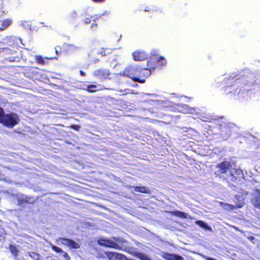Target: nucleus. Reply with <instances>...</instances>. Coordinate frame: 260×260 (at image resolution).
<instances>
[{"mask_svg": "<svg viewBox=\"0 0 260 260\" xmlns=\"http://www.w3.org/2000/svg\"><path fill=\"white\" fill-rule=\"evenodd\" d=\"M93 75L97 79L104 80L110 79L109 76L111 75V72L109 69H100L95 70L93 73Z\"/></svg>", "mask_w": 260, "mask_h": 260, "instance_id": "8", "label": "nucleus"}, {"mask_svg": "<svg viewBox=\"0 0 260 260\" xmlns=\"http://www.w3.org/2000/svg\"><path fill=\"white\" fill-rule=\"evenodd\" d=\"M10 250L11 253L15 256L18 255V250L17 247L13 245H10L9 246Z\"/></svg>", "mask_w": 260, "mask_h": 260, "instance_id": "28", "label": "nucleus"}, {"mask_svg": "<svg viewBox=\"0 0 260 260\" xmlns=\"http://www.w3.org/2000/svg\"><path fill=\"white\" fill-rule=\"evenodd\" d=\"M219 205L221 207L225 209L233 210L235 208L234 205L223 202H220Z\"/></svg>", "mask_w": 260, "mask_h": 260, "instance_id": "24", "label": "nucleus"}, {"mask_svg": "<svg viewBox=\"0 0 260 260\" xmlns=\"http://www.w3.org/2000/svg\"><path fill=\"white\" fill-rule=\"evenodd\" d=\"M106 0H92V1L94 2V3H103Z\"/></svg>", "mask_w": 260, "mask_h": 260, "instance_id": "36", "label": "nucleus"}, {"mask_svg": "<svg viewBox=\"0 0 260 260\" xmlns=\"http://www.w3.org/2000/svg\"><path fill=\"white\" fill-rule=\"evenodd\" d=\"M51 248L53 251L57 253H61L62 252H63V250L61 248H59L56 246L53 245L51 246Z\"/></svg>", "mask_w": 260, "mask_h": 260, "instance_id": "30", "label": "nucleus"}, {"mask_svg": "<svg viewBox=\"0 0 260 260\" xmlns=\"http://www.w3.org/2000/svg\"><path fill=\"white\" fill-rule=\"evenodd\" d=\"M135 257L139 258L141 260H151L150 258L146 254L140 252H134L133 254Z\"/></svg>", "mask_w": 260, "mask_h": 260, "instance_id": "20", "label": "nucleus"}, {"mask_svg": "<svg viewBox=\"0 0 260 260\" xmlns=\"http://www.w3.org/2000/svg\"><path fill=\"white\" fill-rule=\"evenodd\" d=\"M231 175L234 178L233 181H236L238 178H240L243 176V171L239 169H234L231 171Z\"/></svg>", "mask_w": 260, "mask_h": 260, "instance_id": "14", "label": "nucleus"}, {"mask_svg": "<svg viewBox=\"0 0 260 260\" xmlns=\"http://www.w3.org/2000/svg\"><path fill=\"white\" fill-rule=\"evenodd\" d=\"M133 59L135 61H143L148 58L147 53L144 51L137 50L132 54Z\"/></svg>", "mask_w": 260, "mask_h": 260, "instance_id": "10", "label": "nucleus"}, {"mask_svg": "<svg viewBox=\"0 0 260 260\" xmlns=\"http://www.w3.org/2000/svg\"><path fill=\"white\" fill-rule=\"evenodd\" d=\"M98 244L103 246L106 247L112 248L115 249L121 250L122 247L120 246L116 242L112 241L111 239L106 238H101L98 240Z\"/></svg>", "mask_w": 260, "mask_h": 260, "instance_id": "6", "label": "nucleus"}, {"mask_svg": "<svg viewBox=\"0 0 260 260\" xmlns=\"http://www.w3.org/2000/svg\"><path fill=\"white\" fill-rule=\"evenodd\" d=\"M11 21L9 19L0 21V30L6 29L11 24Z\"/></svg>", "mask_w": 260, "mask_h": 260, "instance_id": "18", "label": "nucleus"}, {"mask_svg": "<svg viewBox=\"0 0 260 260\" xmlns=\"http://www.w3.org/2000/svg\"><path fill=\"white\" fill-rule=\"evenodd\" d=\"M242 207V206H238V207H239V208H240V207Z\"/></svg>", "mask_w": 260, "mask_h": 260, "instance_id": "43", "label": "nucleus"}, {"mask_svg": "<svg viewBox=\"0 0 260 260\" xmlns=\"http://www.w3.org/2000/svg\"><path fill=\"white\" fill-rule=\"evenodd\" d=\"M145 11H152V12H155L156 13H161L162 11L161 10H147V9H145L144 10Z\"/></svg>", "mask_w": 260, "mask_h": 260, "instance_id": "35", "label": "nucleus"}, {"mask_svg": "<svg viewBox=\"0 0 260 260\" xmlns=\"http://www.w3.org/2000/svg\"><path fill=\"white\" fill-rule=\"evenodd\" d=\"M80 74L81 76H85L86 75L85 73L82 70L80 71Z\"/></svg>", "mask_w": 260, "mask_h": 260, "instance_id": "37", "label": "nucleus"}, {"mask_svg": "<svg viewBox=\"0 0 260 260\" xmlns=\"http://www.w3.org/2000/svg\"><path fill=\"white\" fill-rule=\"evenodd\" d=\"M119 75L129 78L134 82L144 83L146 79L151 75V73L147 69H139L134 66H129L120 72Z\"/></svg>", "mask_w": 260, "mask_h": 260, "instance_id": "1", "label": "nucleus"}, {"mask_svg": "<svg viewBox=\"0 0 260 260\" xmlns=\"http://www.w3.org/2000/svg\"><path fill=\"white\" fill-rule=\"evenodd\" d=\"M159 57L161 58V59H160V60L159 59L158 60V67L166 66L167 64V60L165 59V58L161 56H159Z\"/></svg>", "mask_w": 260, "mask_h": 260, "instance_id": "29", "label": "nucleus"}, {"mask_svg": "<svg viewBox=\"0 0 260 260\" xmlns=\"http://www.w3.org/2000/svg\"><path fill=\"white\" fill-rule=\"evenodd\" d=\"M45 59H53L54 58L53 57H45Z\"/></svg>", "mask_w": 260, "mask_h": 260, "instance_id": "39", "label": "nucleus"}, {"mask_svg": "<svg viewBox=\"0 0 260 260\" xmlns=\"http://www.w3.org/2000/svg\"><path fill=\"white\" fill-rule=\"evenodd\" d=\"M58 241L64 246L68 247L70 249H78L80 248V244L74 240L63 237H59Z\"/></svg>", "mask_w": 260, "mask_h": 260, "instance_id": "7", "label": "nucleus"}, {"mask_svg": "<svg viewBox=\"0 0 260 260\" xmlns=\"http://www.w3.org/2000/svg\"><path fill=\"white\" fill-rule=\"evenodd\" d=\"M248 74H249L250 76H252V74L248 72Z\"/></svg>", "mask_w": 260, "mask_h": 260, "instance_id": "41", "label": "nucleus"}, {"mask_svg": "<svg viewBox=\"0 0 260 260\" xmlns=\"http://www.w3.org/2000/svg\"><path fill=\"white\" fill-rule=\"evenodd\" d=\"M232 167L230 161L224 160L216 165V168L219 169V173L221 174H225L229 171Z\"/></svg>", "mask_w": 260, "mask_h": 260, "instance_id": "9", "label": "nucleus"}, {"mask_svg": "<svg viewBox=\"0 0 260 260\" xmlns=\"http://www.w3.org/2000/svg\"><path fill=\"white\" fill-rule=\"evenodd\" d=\"M82 22L85 24H89L91 23L92 20L93 21L94 19H93V17L91 15H90L88 14H84L82 15Z\"/></svg>", "mask_w": 260, "mask_h": 260, "instance_id": "17", "label": "nucleus"}, {"mask_svg": "<svg viewBox=\"0 0 260 260\" xmlns=\"http://www.w3.org/2000/svg\"><path fill=\"white\" fill-rule=\"evenodd\" d=\"M196 223L201 228H203L206 230H211V228L203 220H197L196 221Z\"/></svg>", "mask_w": 260, "mask_h": 260, "instance_id": "23", "label": "nucleus"}, {"mask_svg": "<svg viewBox=\"0 0 260 260\" xmlns=\"http://www.w3.org/2000/svg\"><path fill=\"white\" fill-rule=\"evenodd\" d=\"M164 108V111L167 112H175L183 113L187 109V106L185 105H182L180 104H175L171 102L165 103V105L162 107Z\"/></svg>", "mask_w": 260, "mask_h": 260, "instance_id": "4", "label": "nucleus"}, {"mask_svg": "<svg viewBox=\"0 0 260 260\" xmlns=\"http://www.w3.org/2000/svg\"><path fill=\"white\" fill-rule=\"evenodd\" d=\"M134 189L135 191L143 193H148L150 194L151 193V191L149 188H148L146 186H135L134 187Z\"/></svg>", "mask_w": 260, "mask_h": 260, "instance_id": "16", "label": "nucleus"}, {"mask_svg": "<svg viewBox=\"0 0 260 260\" xmlns=\"http://www.w3.org/2000/svg\"><path fill=\"white\" fill-rule=\"evenodd\" d=\"M13 50L9 48H0V55L2 56L13 54Z\"/></svg>", "mask_w": 260, "mask_h": 260, "instance_id": "22", "label": "nucleus"}, {"mask_svg": "<svg viewBox=\"0 0 260 260\" xmlns=\"http://www.w3.org/2000/svg\"><path fill=\"white\" fill-rule=\"evenodd\" d=\"M248 239L250 240H253L254 239V237L253 236H250Z\"/></svg>", "mask_w": 260, "mask_h": 260, "instance_id": "38", "label": "nucleus"}, {"mask_svg": "<svg viewBox=\"0 0 260 260\" xmlns=\"http://www.w3.org/2000/svg\"><path fill=\"white\" fill-rule=\"evenodd\" d=\"M112 49L109 48H102L98 52V54L101 55L102 56H108L111 54Z\"/></svg>", "mask_w": 260, "mask_h": 260, "instance_id": "21", "label": "nucleus"}, {"mask_svg": "<svg viewBox=\"0 0 260 260\" xmlns=\"http://www.w3.org/2000/svg\"><path fill=\"white\" fill-rule=\"evenodd\" d=\"M61 48L59 46H57L55 48V52L57 55L60 54L61 53Z\"/></svg>", "mask_w": 260, "mask_h": 260, "instance_id": "34", "label": "nucleus"}, {"mask_svg": "<svg viewBox=\"0 0 260 260\" xmlns=\"http://www.w3.org/2000/svg\"><path fill=\"white\" fill-rule=\"evenodd\" d=\"M169 213L171 214H172V215L178 217L179 218H187V215L184 212L175 210V211H170Z\"/></svg>", "mask_w": 260, "mask_h": 260, "instance_id": "19", "label": "nucleus"}, {"mask_svg": "<svg viewBox=\"0 0 260 260\" xmlns=\"http://www.w3.org/2000/svg\"><path fill=\"white\" fill-rule=\"evenodd\" d=\"M28 255L34 260H41V256L35 252H29L28 253Z\"/></svg>", "mask_w": 260, "mask_h": 260, "instance_id": "25", "label": "nucleus"}, {"mask_svg": "<svg viewBox=\"0 0 260 260\" xmlns=\"http://www.w3.org/2000/svg\"><path fill=\"white\" fill-rule=\"evenodd\" d=\"M71 128H72V129H73L75 131H78L80 128V126L79 125H77V124H72L71 126Z\"/></svg>", "mask_w": 260, "mask_h": 260, "instance_id": "32", "label": "nucleus"}, {"mask_svg": "<svg viewBox=\"0 0 260 260\" xmlns=\"http://www.w3.org/2000/svg\"><path fill=\"white\" fill-rule=\"evenodd\" d=\"M161 58L159 57V55L156 54H152L149 57L147 60V68H143V69L148 70L151 73V71H154L156 68L158 67V60Z\"/></svg>", "mask_w": 260, "mask_h": 260, "instance_id": "5", "label": "nucleus"}, {"mask_svg": "<svg viewBox=\"0 0 260 260\" xmlns=\"http://www.w3.org/2000/svg\"><path fill=\"white\" fill-rule=\"evenodd\" d=\"M93 26H94V24L93 23H92L91 25V27H93Z\"/></svg>", "mask_w": 260, "mask_h": 260, "instance_id": "40", "label": "nucleus"}, {"mask_svg": "<svg viewBox=\"0 0 260 260\" xmlns=\"http://www.w3.org/2000/svg\"><path fill=\"white\" fill-rule=\"evenodd\" d=\"M86 90L89 92H94L97 91L96 86L93 84L87 85Z\"/></svg>", "mask_w": 260, "mask_h": 260, "instance_id": "27", "label": "nucleus"}, {"mask_svg": "<svg viewBox=\"0 0 260 260\" xmlns=\"http://www.w3.org/2000/svg\"><path fill=\"white\" fill-rule=\"evenodd\" d=\"M61 253H63V256L64 257V258L66 260H70V256L68 255V254L66 252H64V251H63V252H62Z\"/></svg>", "mask_w": 260, "mask_h": 260, "instance_id": "33", "label": "nucleus"}, {"mask_svg": "<svg viewBox=\"0 0 260 260\" xmlns=\"http://www.w3.org/2000/svg\"><path fill=\"white\" fill-rule=\"evenodd\" d=\"M251 202L255 208L260 209V188L255 190Z\"/></svg>", "mask_w": 260, "mask_h": 260, "instance_id": "11", "label": "nucleus"}, {"mask_svg": "<svg viewBox=\"0 0 260 260\" xmlns=\"http://www.w3.org/2000/svg\"><path fill=\"white\" fill-rule=\"evenodd\" d=\"M35 59L37 63L41 65H44L45 64V61L44 58L41 55H36Z\"/></svg>", "mask_w": 260, "mask_h": 260, "instance_id": "26", "label": "nucleus"}, {"mask_svg": "<svg viewBox=\"0 0 260 260\" xmlns=\"http://www.w3.org/2000/svg\"><path fill=\"white\" fill-rule=\"evenodd\" d=\"M107 257L109 260H125V256L121 253L112 251L99 252L97 254L98 258Z\"/></svg>", "mask_w": 260, "mask_h": 260, "instance_id": "3", "label": "nucleus"}, {"mask_svg": "<svg viewBox=\"0 0 260 260\" xmlns=\"http://www.w3.org/2000/svg\"><path fill=\"white\" fill-rule=\"evenodd\" d=\"M20 118L18 114L14 112L5 114L0 123L8 128H12L19 123Z\"/></svg>", "mask_w": 260, "mask_h": 260, "instance_id": "2", "label": "nucleus"}, {"mask_svg": "<svg viewBox=\"0 0 260 260\" xmlns=\"http://www.w3.org/2000/svg\"><path fill=\"white\" fill-rule=\"evenodd\" d=\"M237 77H238L236 78V80L242 79L244 81H246V82L248 81V80L247 79V75L245 76V75L243 74V75H238Z\"/></svg>", "mask_w": 260, "mask_h": 260, "instance_id": "31", "label": "nucleus"}, {"mask_svg": "<svg viewBox=\"0 0 260 260\" xmlns=\"http://www.w3.org/2000/svg\"><path fill=\"white\" fill-rule=\"evenodd\" d=\"M17 201L19 205H22L24 204H34L35 200L32 197L25 196L18 198Z\"/></svg>", "mask_w": 260, "mask_h": 260, "instance_id": "12", "label": "nucleus"}, {"mask_svg": "<svg viewBox=\"0 0 260 260\" xmlns=\"http://www.w3.org/2000/svg\"><path fill=\"white\" fill-rule=\"evenodd\" d=\"M78 18L77 13L75 11L71 12L68 16V20L70 23H71L74 27L78 26L77 24H76L75 20Z\"/></svg>", "mask_w": 260, "mask_h": 260, "instance_id": "15", "label": "nucleus"}, {"mask_svg": "<svg viewBox=\"0 0 260 260\" xmlns=\"http://www.w3.org/2000/svg\"><path fill=\"white\" fill-rule=\"evenodd\" d=\"M164 257L167 260H184L181 255L167 252L164 253Z\"/></svg>", "mask_w": 260, "mask_h": 260, "instance_id": "13", "label": "nucleus"}, {"mask_svg": "<svg viewBox=\"0 0 260 260\" xmlns=\"http://www.w3.org/2000/svg\"><path fill=\"white\" fill-rule=\"evenodd\" d=\"M132 186H129L128 187V188H132Z\"/></svg>", "mask_w": 260, "mask_h": 260, "instance_id": "42", "label": "nucleus"}]
</instances>
